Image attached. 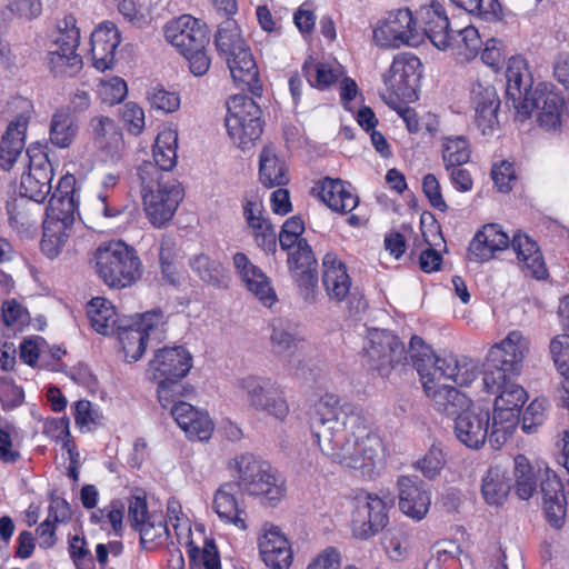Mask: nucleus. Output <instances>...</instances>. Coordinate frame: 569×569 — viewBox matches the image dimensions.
Masks as SVG:
<instances>
[{"label": "nucleus", "mask_w": 569, "mask_h": 569, "mask_svg": "<svg viewBox=\"0 0 569 569\" xmlns=\"http://www.w3.org/2000/svg\"><path fill=\"white\" fill-rule=\"evenodd\" d=\"M455 6L482 20L492 22L501 18L502 9L498 0H450Z\"/></svg>", "instance_id": "nucleus-57"}, {"label": "nucleus", "mask_w": 569, "mask_h": 569, "mask_svg": "<svg viewBox=\"0 0 569 569\" xmlns=\"http://www.w3.org/2000/svg\"><path fill=\"white\" fill-rule=\"evenodd\" d=\"M422 71V63L418 57L399 53L383 72L382 80L390 94L397 98H411L419 86Z\"/></svg>", "instance_id": "nucleus-18"}, {"label": "nucleus", "mask_w": 569, "mask_h": 569, "mask_svg": "<svg viewBox=\"0 0 569 569\" xmlns=\"http://www.w3.org/2000/svg\"><path fill=\"white\" fill-rule=\"evenodd\" d=\"M72 228L66 222L43 221V234L40 243L42 253L49 258H57L66 247L71 236Z\"/></svg>", "instance_id": "nucleus-49"}, {"label": "nucleus", "mask_w": 569, "mask_h": 569, "mask_svg": "<svg viewBox=\"0 0 569 569\" xmlns=\"http://www.w3.org/2000/svg\"><path fill=\"white\" fill-rule=\"evenodd\" d=\"M47 351L46 340L40 336L27 338L20 345V358L29 366L39 363L41 367H47Z\"/></svg>", "instance_id": "nucleus-64"}, {"label": "nucleus", "mask_w": 569, "mask_h": 569, "mask_svg": "<svg viewBox=\"0 0 569 569\" xmlns=\"http://www.w3.org/2000/svg\"><path fill=\"white\" fill-rule=\"evenodd\" d=\"M388 503L382 497L366 490L351 498L350 530L358 540L377 536L389 522Z\"/></svg>", "instance_id": "nucleus-11"}, {"label": "nucleus", "mask_w": 569, "mask_h": 569, "mask_svg": "<svg viewBox=\"0 0 569 569\" xmlns=\"http://www.w3.org/2000/svg\"><path fill=\"white\" fill-rule=\"evenodd\" d=\"M510 246L516 253L518 267L527 274L543 279L547 268L537 242L520 231L512 237Z\"/></svg>", "instance_id": "nucleus-34"}, {"label": "nucleus", "mask_w": 569, "mask_h": 569, "mask_svg": "<svg viewBox=\"0 0 569 569\" xmlns=\"http://www.w3.org/2000/svg\"><path fill=\"white\" fill-rule=\"evenodd\" d=\"M190 267L208 284L221 287L227 283L228 277L224 267L206 254L201 253L192 257L190 259Z\"/></svg>", "instance_id": "nucleus-53"}, {"label": "nucleus", "mask_w": 569, "mask_h": 569, "mask_svg": "<svg viewBox=\"0 0 569 569\" xmlns=\"http://www.w3.org/2000/svg\"><path fill=\"white\" fill-rule=\"evenodd\" d=\"M442 160L447 170L460 167L470 159L471 150L469 142L462 136L445 137L441 142Z\"/></svg>", "instance_id": "nucleus-55"}, {"label": "nucleus", "mask_w": 569, "mask_h": 569, "mask_svg": "<svg viewBox=\"0 0 569 569\" xmlns=\"http://www.w3.org/2000/svg\"><path fill=\"white\" fill-rule=\"evenodd\" d=\"M178 131L171 127H164L157 134L151 162L161 173L171 171L178 160Z\"/></svg>", "instance_id": "nucleus-43"}, {"label": "nucleus", "mask_w": 569, "mask_h": 569, "mask_svg": "<svg viewBox=\"0 0 569 569\" xmlns=\"http://www.w3.org/2000/svg\"><path fill=\"white\" fill-rule=\"evenodd\" d=\"M418 375L425 393L433 401V393L455 389L453 387L441 383V379L452 380L455 383L468 387L477 380L479 376L478 363L467 357H457L455 355H442L433 359V369L428 363H421L418 367Z\"/></svg>", "instance_id": "nucleus-9"}, {"label": "nucleus", "mask_w": 569, "mask_h": 569, "mask_svg": "<svg viewBox=\"0 0 569 569\" xmlns=\"http://www.w3.org/2000/svg\"><path fill=\"white\" fill-rule=\"evenodd\" d=\"M230 475L249 496L260 498L268 507H278L287 497L286 478L269 463L251 453L236 455L228 461Z\"/></svg>", "instance_id": "nucleus-3"}, {"label": "nucleus", "mask_w": 569, "mask_h": 569, "mask_svg": "<svg viewBox=\"0 0 569 569\" xmlns=\"http://www.w3.org/2000/svg\"><path fill=\"white\" fill-rule=\"evenodd\" d=\"M430 233L432 239L429 238L426 231L422 232L423 242L427 244V248L422 249L420 253V268L428 273L437 271L440 268L442 258L435 248L443 243V238L438 228L433 227Z\"/></svg>", "instance_id": "nucleus-59"}, {"label": "nucleus", "mask_w": 569, "mask_h": 569, "mask_svg": "<svg viewBox=\"0 0 569 569\" xmlns=\"http://www.w3.org/2000/svg\"><path fill=\"white\" fill-rule=\"evenodd\" d=\"M489 102L493 106H500L499 96L495 87L483 78H478L470 87V103L475 110L489 107Z\"/></svg>", "instance_id": "nucleus-60"}, {"label": "nucleus", "mask_w": 569, "mask_h": 569, "mask_svg": "<svg viewBox=\"0 0 569 569\" xmlns=\"http://www.w3.org/2000/svg\"><path fill=\"white\" fill-rule=\"evenodd\" d=\"M512 376H502L493 386L482 381L487 392L495 393L493 409L508 411L519 416L520 409L528 400V393L522 386L511 380Z\"/></svg>", "instance_id": "nucleus-35"}, {"label": "nucleus", "mask_w": 569, "mask_h": 569, "mask_svg": "<svg viewBox=\"0 0 569 569\" xmlns=\"http://www.w3.org/2000/svg\"><path fill=\"white\" fill-rule=\"evenodd\" d=\"M164 316L160 310L147 311L128 327L117 332L123 357L127 362L138 361L144 353L148 340L152 336H159L163 331Z\"/></svg>", "instance_id": "nucleus-16"}, {"label": "nucleus", "mask_w": 569, "mask_h": 569, "mask_svg": "<svg viewBox=\"0 0 569 569\" xmlns=\"http://www.w3.org/2000/svg\"><path fill=\"white\" fill-rule=\"evenodd\" d=\"M288 252L289 270L300 287L311 288L317 282V260L307 241L298 246L283 249Z\"/></svg>", "instance_id": "nucleus-37"}, {"label": "nucleus", "mask_w": 569, "mask_h": 569, "mask_svg": "<svg viewBox=\"0 0 569 569\" xmlns=\"http://www.w3.org/2000/svg\"><path fill=\"white\" fill-rule=\"evenodd\" d=\"M167 517L178 543H189L191 532L190 520L176 498H170L167 502Z\"/></svg>", "instance_id": "nucleus-58"}, {"label": "nucleus", "mask_w": 569, "mask_h": 569, "mask_svg": "<svg viewBox=\"0 0 569 569\" xmlns=\"http://www.w3.org/2000/svg\"><path fill=\"white\" fill-rule=\"evenodd\" d=\"M43 63L56 78H72L80 72L83 66L78 49L49 48Z\"/></svg>", "instance_id": "nucleus-41"}, {"label": "nucleus", "mask_w": 569, "mask_h": 569, "mask_svg": "<svg viewBox=\"0 0 569 569\" xmlns=\"http://www.w3.org/2000/svg\"><path fill=\"white\" fill-rule=\"evenodd\" d=\"M257 546L259 557L268 569H290L295 560L293 546L287 533L277 525H262Z\"/></svg>", "instance_id": "nucleus-17"}, {"label": "nucleus", "mask_w": 569, "mask_h": 569, "mask_svg": "<svg viewBox=\"0 0 569 569\" xmlns=\"http://www.w3.org/2000/svg\"><path fill=\"white\" fill-rule=\"evenodd\" d=\"M506 79L508 99L512 101L517 111L526 110L529 106L528 99L533 92L531 91L533 80L526 59L520 56L511 57L508 60Z\"/></svg>", "instance_id": "nucleus-29"}, {"label": "nucleus", "mask_w": 569, "mask_h": 569, "mask_svg": "<svg viewBox=\"0 0 569 569\" xmlns=\"http://www.w3.org/2000/svg\"><path fill=\"white\" fill-rule=\"evenodd\" d=\"M39 204L22 194L12 199L7 206L10 226L17 231H24L36 224Z\"/></svg>", "instance_id": "nucleus-48"}, {"label": "nucleus", "mask_w": 569, "mask_h": 569, "mask_svg": "<svg viewBox=\"0 0 569 569\" xmlns=\"http://www.w3.org/2000/svg\"><path fill=\"white\" fill-rule=\"evenodd\" d=\"M433 403L438 411L455 418L453 433L465 447L478 450L488 439L490 413L475 405L457 389H445L433 393Z\"/></svg>", "instance_id": "nucleus-2"}, {"label": "nucleus", "mask_w": 569, "mask_h": 569, "mask_svg": "<svg viewBox=\"0 0 569 569\" xmlns=\"http://www.w3.org/2000/svg\"><path fill=\"white\" fill-rule=\"evenodd\" d=\"M121 43V34L111 21H103L91 32L90 56L98 71H107L116 66V52Z\"/></svg>", "instance_id": "nucleus-23"}, {"label": "nucleus", "mask_w": 569, "mask_h": 569, "mask_svg": "<svg viewBox=\"0 0 569 569\" xmlns=\"http://www.w3.org/2000/svg\"><path fill=\"white\" fill-rule=\"evenodd\" d=\"M312 420L320 427L313 438L323 453L345 468L371 475L381 460L382 441L368 412L326 393L315 403Z\"/></svg>", "instance_id": "nucleus-1"}, {"label": "nucleus", "mask_w": 569, "mask_h": 569, "mask_svg": "<svg viewBox=\"0 0 569 569\" xmlns=\"http://www.w3.org/2000/svg\"><path fill=\"white\" fill-rule=\"evenodd\" d=\"M30 121L29 112L17 114L8 124L0 142V167L9 170L18 160L26 144Z\"/></svg>", "instance_id": "nucleus-33"}, {"label": "nucleus", "mask_w": 569, "mask_h": 569, "mask_svg": "<svg viewBox=\"0 0 569 569\" xmlns=\"http://www.w3.org/2000/svg\"><path fill=\"white\" fill-rule=\"evenodd\" d=\"M124 505L120 500H112L103 508L90 515V521L108 533L120 536L123 529Z\"/></svg>", "instance_id": "nucleus-52"}, {"label": "nucleus", "mask_w": 569, "mask_h": 569, "mask_svg": "<svg viewBox=\"0 0 569 569\" xmlns=\"http://www.w3.org/2000/svg\"><path fill=\"white\" fill-rule=\"evenodd\" d=\"M28 166L19 183L20 194L42 203L52 190L53 167L49 160L48 147L41 142H32L27 148Z\"/></svg>", "instance_id": "nucleus-13"}, {"label": "nucleus", "mask_w": 569, "mask_h": 569, "mask_svg": "<svg viewBox=\"0 0 569 569\" xmlns=\"http://www.w3.org/2000/svg\"><path fill=\"white\" fill-rule=\"evenodd\" d=\"M303 72L312 87L325 89L343 74V68L335 59L318 60L309 57L303 63Z\"/></svg>", "instance_id": "nucleus-44"}, {"label": "nucleus", "mask_w": 569, "mask_h": 569, "mask_svg": "<svg viewBox=\"0 0 569 569\" xmlns=\"http://www.w3.org/2000/svg\"><path fill=\"white\" fill-rule=\"evenodd\" d=\"M422 22V36L426 34L431 43L439 50H447L449 44V34H451L448 16L442 4L431 2L420 10Z\"/></svg>", "instance_id": "nucleus-36"}, {"label": "nucleus", "mask_w": 569, "mask_h": 569, "mask_svg": "<svg viewBox=\"0 0 569 569\" xmlns=\"http://www.w3.org/2000/svg\"><path fill=\"white\" fill-rule=\"evenodd\" d=\"M519 422V416L493 409L492 422L488 428V440L493 449H500L511 438Z\"/></svg>", "instance_id": "nucleus-50"}, {"label": "nucleus", "mask_w": 569, "mask_h": 569, "mask_svg": "<svg viewBox=\"0 0 569 569\" xmlns=\"http://www.w3.org/2000/svg\"><path fill=\"white\" fill-rule=\"evenodd\" d=\"M91 327L101 335L117 333L121 328V319L114 306L106 298H92L87 308Z\"/></svg>", "instance_id": "nucleus-39"}, {"label": "nucleus", "mask_w": 569, "mask_h": 569, "mask_svg": "<svg viewBox=\"0 0 569 569\" xmlns=\"http://www.w3.org/2000/svg\"><path fill=\"white\" fill-rule=\"evenodd\" d=\"M511 482L508 472L500 466L490 467L481 478V496L487 505L502 506L510 493Z\"/></svg>", "instance_id": "nucleus-40"}, {"label": "nucleus", "mask_w": 569, "mask_h": 569, "mask_svg": "<svg viewBox=\"0 0 569 569\" xmlns=\"http://www.w3.org/2000/svg\"><path fill=\"white\" fill-rule=\"evenodd\" d=\"M137 530L140 533L142 547L148 550L166 545L170 538L169 525L160 515H156Z\"/></svg>", "instance_id": "nucleus-54"}, {"label": "nucleus", "mask_w": 569, "mask_h": 569, "mask_svg": "<svg viewBox=\"0 0 569 569\" xmlns=\"http://www.w3.org/2000/svg\"><path fill=\"white\" fill-rule=\"evenodd\" d=\"M232 261L247 289L261 305L271 308L278 301V297L266 273L242 252L236 253Z\"/></svg>", "instance_id": "nucleus-26"}, {"label": "nucleus", "mask_w": 569, "mask_h": 569, "mask_svg": "<svg viewBox=\"0 0 569 569\" xmlns=\"http://www.w3.org/2000/svg\"><path fill=\"white\" fill-rule=\"evenodd\" d=\"M541 493L543 509L549 523L555 528H561L566 519L567 495L559 477L549 467H545V479L541 480Z\"/></svg>", "instance_id": "nucleus-31"}, {"label": "nucleus", "mask_w": 569, "mask_h": 569, "mask_svg": "<svg viewBox=\"0 0 569 569\" xmlns=\"http://www.w3.org/2000/svg\"><path fill=\"white\" fill-rule=\"evenodd\" d=\"M192 368V356L182 346L164 347L157 350L149 361L148 379L157 383L160 406H168L172 397H186L192 388L182 383Z\"/></svg>", "instance_id": "nucleus-5"}, {"label": "nucleus", "mask_w": 569, "mask_h": 569, "mask_svg": "<svg viewBox=\"0 0 569 569\" xmlns=\"http://www.w3.org/2000/svg\"><path fill=\"white\" fill-rule=\"evenodd\" d=\"M546 463H537L533 467L527 457L519 455L513 461L515 490L522 500L530 499L537 490V475L545 479Z\"/></svg>", "instance_id": "nucleus-42"}, {"label": "nucleus", "mask_w": 569, "mask_h": 569, "mask_svg": "<svg viewBox=\"0 0 569 569\" xmlns=\"http://www.w3.org/2000/svg\"><path fill=\"white\" fill-rule=\"evenodd\" d=\"M236 388L246 397L250 408L276 420L284 421L290 407L283 390L269 379L249 375L236 381Z\"/></svg>", "instance_id": "nucleus-12"}, {"label": "nucleus", "mask_w": 569, "mask_h": 569, "mask_svg": "<svg viewBox=\"0 0 569 569\" xmlns=\"http://www.w3.org/2000/svg\"><path fill=\"white\" fill-rule=\"evenodd\" d=\"M216 46L226 59L231 77L238 86L254 90L258 87L259 70L252 52L242 37L239 26L227 20L218 29Z\"/></svg>", "instance_id": "nucleus-7"}, {"label": "nucleus", "mask_w": 569, "mask_h": 569, "mask_svg": "<svg viewBox=\"0 0 569 569\" xmlns=\"http://www.w3.org/2000/svg\"><path fill=\"white\" fill-rule=\"evenodd\" d=\"M146 98L150 107L160 112L171 113L177 111L180 107L179 94L168 91L161 86L149 88Z\"/></svg>", "instance_id": "nucleus-63"}, {"label": "nucleus", "mask_w": 569, "mask_h": 569, "mask_svg": "<svg viewBox=\"0 0 569 569\" xmlns=\"http://www.w3.org/2000/svg\"><path fill=\"white\" fill-rule=\"evenodd\" d=\"M138 176L147 219L156 228L167 226L183 199L182 187L178 180L161 173L151 161L140 164Z\"/></svg>", "instance_id": "nucleus-4"}, {"label": "nucleus", "mask_w": 569, "mask_h": 569, "mask_svg": "<svg viewBox=\"0 0 569 569\" xmlns=\"http://www.w3.org/2000/svg\"><path fill=\"white\" fill-rule=\"evenodd\" d=\"M97 94L107 104L120 103L128 94L127 82L117 76L103 78L99 81Z\"/></svg>", "instance_id": "nucleus-62"}, {"label": "nucleus", "mask_w": 569, "mask_h": 569, "mask_svg": "<svg viewBox=\"0 0 569 569\" xmlns=\"http://www.w3.org/2000/svg\"><path fill=\"white\" fill-rule=\"evenodd\" d=\"M399 508L408 518L420 521L428 515L431 497L421 480L412 476L398 479Z\"/></svg>", "instance_id": "nucleus-27"}, {"label": "nucleus", "mask_w": 569, "mask_h": 569, "mask_svg": "<svg viewBox=\"0 0 569 569\" xmlns=\"http://www.w3.org/2000/svg\"><path fill=\"white\" fill-rule=\"evenodd\" d=\"M259 179L264 187H281L289 181L287 167L272 147L267 146L260 153Z\"/></svg>", "instance_id": "nucleus-45"}, {"label": "nucleus", "mask_w": 569, "mask_h": 569, "mask_svg": "<svg viewBox=\"0 0 569 569\" xmlns=\"http://www.w3.org/2000/svg\"><path fill=\"white\" fill-rule=\"evenodd\" d=\"M182 398L172 397L170 405L161 407L170 411L171 417L188 438L199 441L209 440L214 429L209 413L183 401Z\"/></svg>", "instance_id": "nucleus-21"}, {"label": "nucleus", "mask_w": 569, "mask_h": 569, "mask_svg": "<svg viewBox=\"0 0 569 569\" xmlns=\"http://www.w3.org/2000/svg\"><path fill=\"white\" fill-rule=\"evenodd\" d=\"M461 546L449 539H443L436 545V562L438 569H461Z\"/></svg>", "instance_id": "nucleus-61"}, {"label": "nucleus", "mask_w": 569, "mask_h": 569, "mask_svg": "<svg viewBox=\"0 0 569 569\" xmlns=\"http://www.w3.org/2000/svg\"><path fill=\"white\" fill-rule=\"evenodd\" d=\"M68 512V503L63 499H53L50 503V513L47 520L41 522L37 528V533L39 538V546L41 548L48 549L51 548L54 542V523L51 521V518L54 521H59L66 517Z\"/></svg>", "instance_id": "nucleus-56"}, {"label": "nucleus", "mask_w": 569, "mask_h": 569, "mask_svg": "<svg viewBox=\"0 0 569 569\" xmlns=\"http://www.w3.org/2000/svg\"><path fill=\"white\" fill-rule=\"evenodd\" d=\"M372 38L380 48L398 49L402 46L419 44L422 41V33L409 9H397L377 21L372 29Z\"/></svg>", "instance_id": "nucleus-14"}, {"label": "nucleus", "mask_w": 569, "mask_h": 569, "mask_svg": "<svg viewBox=\"0 0 569 569\" xmlns=\"http://www.w3.org/2000/svg\"><path fill=\"white\" fill-rule=\"evenodd\" d=\"M368 341L366 352L381 373L406 358L405 345L389 331L373 329L369 332Z\"/></svg>", "instance_id": "nucleus-24"}, {"label": "nucleus", "mask_w": 569, "mask_h": 569, "mask_svg": "<svg viewBox=\"0 0 569 569\" xmlns=\"http://www.w3.org/2000/svg\"><path fill=\"white\" fill-rule=\"evenodd\" d=\"M510 238L498 223L485 224L473 236L468 247V258L475 262H486L495 258L496 253L510 246Z\"/></svg>", "instance_id": "nucleus-28"}, {"label": "nucleus", "mask_w": 569, "mask_h": 569, "mask_svg": "<svg viewBox=\"0 0 569 569\" xmlns=\"http://www.w3.org/2000/svg\"><path fill=\"white\" fill-rule=\"evenodd\" d=\"M224 126L233 143L248 149L262 134L261 110L252 98L234 94L227 100Z\"/></svg>", "instance_id": "nucleus-10"}, {"label": "nucleus", "mask_w": 569, "mask_h": 569, "mask_svg": "<svg viewBox=\"0 0 569 569\" xmlns=\"http://www.w3.org/2000/svg\"><path fill=\"white\" fill-rule=\"evenodd\" d=\"M482 44L478 30L473 26H467L457 32L449 34L448 49L460 60L473 59Z\"/></svg>", "instance_id": "nucleus-47"}, {"label": "nucleus", "mask_w": 569, "mask_h": 569, "mask_svg": "<svg viewBox=\"0 0 569 569\" xmlns=\"http://www.w3.org/2000/svg\"><path fill=\"white\" fill-rule=\"evenodd\" d=\"M81 41L80 29L77 19L72 14L58 20L49 37V48L78 49Z\"/></svg>", "instance_id": "nucleus-51"}, {"label": "nucleus", "mask_w": 569, "mask_h": 569, "mask_svg": "<svg viewBox=\"0 0 569 569\" xmlns=\"http://www.w3.org/2000/svg\"><path fill=\"white\" fill-rule=\"evenodd\" d=\"M317 197L332 211L348 213L359 204L352 186L341 179L325 178L313 188Z\"/></svg>", "instance_id": "nucleus-30"}, {"label": "nucleus", "mask_w": 569, "mask_h": 569, "mask_svg": "<svg viewBox=\"0 0 569 569\" xmlns=\"http://www.w3.org/2000/svg\"><path fill=\"white\" fill-rule=\"evenodd\" d=\"M237 482H224L214 492L212 508L220 521L240 531H247L248 512L246 505L237 498Z\"/></svg>", "instance_id": "nucleus-25"}, {"label": "nucleus", "mask_w": 569, "mask_h": 569, "mask_svg": "<svg viewBox=\"0 0 569 569\" xmlns=\"http://www.w3.org/2000/svg\"><path fill=\"white\" fill-rule=\"evenodd\" d=\"M92 262L99 278L114 289L131 287L143 274L137 250L120 240L100 243L93 252Z\"/></svg>", "instance_id": "nucleus-6"}, {"label": "nucleus", "mask_w": 569, "mask_h": 569, "mask_svg": "<svg viewBox=\"0 0 569 569\" xmlns=\"http://www.w3.org/2000/svg\"><path fill=\"white\" fill-rule=\"evenodd\" d=\"M322 282L330 299L342 301L351 288V278L345 263L333 252L325 254L322 260Z\"/></svg>", "instance_id": "nucleus-38"}, {"label": "nucleus", "mask_w": 569, "mask_h": 569, "mask_svg": "<svg viewBox=\"0 0 569 569\" xmlns=\"http://www.w3.org/2000/svg\"><path fill=\"white\" fill-rule=\"evenodd\" d=\"M164 38L181 54L208 43L206 26L191 14H181L164 26Z\"/></svg>", "instance_id": "nucleus-22"}, {"label": "nucleus", "mask_w": 569, "mask_h": 569, "mask_svg": "<svg viewBox=\"0 0 569 569\" xmlns=\"http://www.w3.org/2000/svg\"><path fill=\"white\" fill-rule=\"evenodd\" d=\"M78 134V124L71 113L64 109H57L50 121L49 140L60 149L70 147Z\"/></svg>", "instance_id": "nucleus-46"}, {"label": "nucleus", "mask_w": 569, "mask_h": 569, "mask_svg": "<svg viewBox=\"0 0 569 569\" xmlns=\"http://www.w3.org/2000/svg\"><path fill=\"white\" fill-rule=\"evenodd\" d=\"M88 132L102 163L120 168L126 166L124 137L112 118L102 114L92 117L88 123Z\"/></svg>", "instance_id": "nucleus-15"}, {"label": "nucleus", "mask_w": 569, "mask_h": 569, "mask_svg": "<svg viewBox=\"0 0 569 569\" xmlns=\"http://www.w3.org/2000/svg\"><path fill=\"white\" fill-rule=\"evenodd\" d=\"M74 184L76 179L72 174H66L60 178L47 207L44 221L66 222L67 227L72 228L77 211Z\"/></svg>", "instance_id": "nucleus-32"}, {"label": "nucleus", "mask_w": 569, "mask_h": 569, "mask_svg": "<svg viewBox=\"0 0 569 569\" xmlns=\"http://www.w3.org/2000/svg\"><path fill=\"white\" fill-rule=\"evenodd\" d=\"M528 108L518 110L523 119L535 116L540 127L557 130L562 122L563 99L550 83H539L528 99Z\"/></svg>", "instance_id": "nucleus-19"}, {"label": "nucleus", "mask_w": 569, "mask_h": 569, "mask_svg": "<svg viewBox=\"0 0 569 569\" xmlns=\"http://www.w3.org/2000/svg\"><path fill=\"white\" fill-rule=\"evenodd\" d=\"M530 339L521 330H511L488 349L482 381L493 386L502 376H519L530 352Z\"/></svg>", "instance_id": "nucleus-8"}, {"label": "nucleus", "mask_w": 569, "mask_h": 569, "mask_svg": "<svg viewBox=\"0 0 569 569\" xmlns=\"http://www.w3.org/2000/svg\"><path fill=\"white\" fill-rule=\"evenodd\" d=\"M242 214L248 233L257 247L266 252L276 250V231L264 216L262 199L257 192L246 193L242 201Z\"/></svg>", "instance_id": "nucleus-20"}]
</instances>
